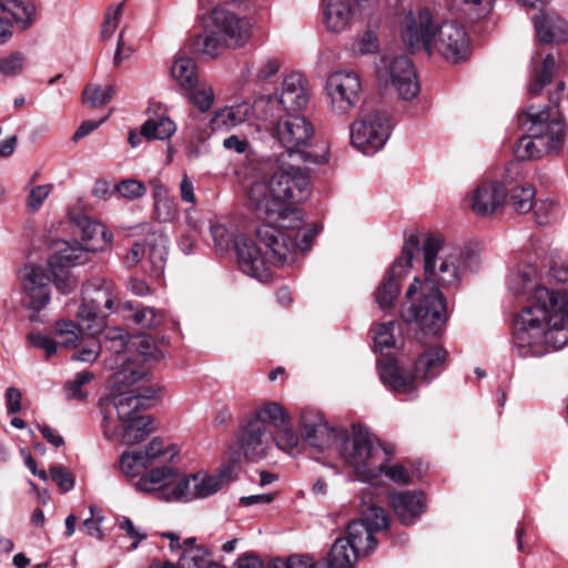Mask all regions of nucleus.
I'll return each mask as SVG.
<instances>
[{
	"instance_id": "55",
	"label": "nucleus",
	"mask_w": 568,
	"mask_h": 568,
	"mask_svg": "<svg viewBox=\"0 0 568 568\" xmlns=\"http://www.w3.org/2000/svg\"><path fill=\"white\" fill-rule=\"evenodd\" d=\"M394 328H395L394 322H389L386 324H379L375 327L374 345L381 352H384L387 348H392L395 345Z\"/></svg>"
},
{
	"instance_id": "7",
	"label": "nucleus",
	"mask_w": 568,
	"mask_h": 568,
	"mask_svg": "<svg viewBox=\"0 0 568 568\" xmlns=\"http://www.w3.org/2000/svg\"><path fill=\"white\" fill-rule=\"evenodd\" d=\"M552 106L537 108L530 105L526 111V134L514 148L518 160H535L546 154L558 152L564 143V124L557 119V101Z\"/></svg>"
},
{
	"instance_id": "18",
	"label": "nucleus",
	"mask_w": 568,
	"mask_h": 568,
	"mask_svg": "<svg viewBox=\"0 0 568 568\" xmlns=\"http://www.w3.org/2000/svg\"><path fill=\"white\" fill-rule=\"evenodd\" d=\"M362 82L357 73L342 70L331 73L325 83V93L331 110L336 114H346L361 100Z\"/></svg>"
},
{
	"instance_id": "35",
	"label": "nucleus",
	"mask_w": 568,
	"mask_h": 568,
	"mask_svg": "<svg viewBox=\"0 0 568 568\" xmlns=\"http://www.w3.org/2000/svg\"><path fill=\"white\" fill-rule=\"evenodd\" d=\"M130 338L121 328L113 327L105 332V339L110 343L109 349L114 354V358L106 362L111 369L119 371L124 365L132 364L128 357Z\"/></svg>"
},
{
	"instance_id": "49",
	"label": "nucleus",
	"mask_w": 568,
	"mask_h": 568,
	"mask_svg": "<svg viewBox=\"0 0 568 568\" xmlns=\"http://www.w3.org/2000/svg\"><path fill=\"white\" fill-rule=\"evenodd\" d=\"M94 378V374L90 371H82L75 374L72 381L64 385L65 397L69 400H83L87 398V393L83 386Z\"/></svg>"
},
{
	"instance_id": "62",
	"label": "nucleus",
	"mask_w": 568,
	"mask_h": 568,
	"mask_svg": "<svg viewBox=\"0 0 568 568\" xmlns=\"http://www.w3.org/2000/svg\"><path fill=\"white\" fill-rule=\"evenodd\" d=\"M378 49L379 41L374 31H366L353 45V50L359 54L376 53Z\"/></svg>"
},
{
	"instance_id": "61",
	"label": "nucleus",
	"mask_w": 568,
	"mask_h": 568,
	"mask_svg": "<svg viewBox=\"0 0 568 568\" xmlns=\"http://www.w3.org/2000/svg\"><path fill=\"white\" fill-rule=\"evenodd\" d=\"M559 209L551 201H541L536 204L535 215L539 225L551 223L558 216Z\"/></svg>"
},
{
	"instance_id": "28",
	"label": "nucleus",
	"mask_w": 568,
	"mask_h": 568,
	"mask_svg": "<svg viewBox=\"0 0 568 568\" xmlns=\"http://www.w3.org/2000/svg\"><path fill=\"white\" fill-rule=\"evenodd\" d=\"M162 536L170 539L172 549L182 550L178 561L179 568H224L212 559L206 549L194 546V538H187L181 545L180 536L174 532H164Z\"/></svg>"
},
{
	"instance_id": "25",
	"label": "nucleus",
	"mask_w": 568,
	"mask_h": 568,
	"mask_svg": "<svg viewBox=\"0 0 568 568\" xmlns=\"http://www.w3.org/2000/svg\"><path fill=\"white\" fill-rule=\"evenodd\" d=\"M206 26L235 47L243 44L250 37V23L222 7L212 10Z\"/></svg>"
},
{
	"instance_id": "13",
	"label": "nucleus",
	"mask_w": 568,
	"mask_h": 568,
	"mask_svg": "<svg viewBox=\"0 0 568 568\" xmlns=\"http://www.w3.org/2000/svg\"><path fill=\"white\" fill-rule=\"evenodd\" d=\"M389 525V516L369 495L362 497L361 519L348 525L347 540L349 547L362 556L368 555L376 546L375 531L386 529Z\"/></svg>"
},
{
	"instance_id": "29",
	"label": "nucleus",
	"mask_w": 568,
	"mask_h": 568,
	"mask_svg": "<svg viewBox=\"0 0 568 568\" xmlns=\"http://www.w3.org/2000/svg\"><path fill=\"white\" fill-rule=\"evenodd\" d=\"M272 435L264 425L252 419L242 428L239 437L240 449L247 459L258 460L266 456Z\"/></svg>"
},
{
	"instance_id": "41",
	"label": "nucleus",
	"mask_w": 568,
	"mask_h": 568,
	"mask_svg": "<svg viewBox=\"0 0 568 568\" xmlns=\"http://www.w3.org/2000/svg\"><path fill=\"white\" fill-rule=\"evenodd\" d=\"M0 7L3 12L9 13L16 24L21 29H28L33 22L36 8L32 3L22 2L19 0H1Z\"/></svg>"
},
{
	"instance_id": "43",
	"label": "nucleus",
	"mask_w": 568,
	"mask_h": 568,
	"mask_svg": "<svg viewBox=\"0 0 568 568\" xmlns=\"http://www.w3.org/2000/svg\"><path fill=\"white\" fill-rule=\"evenodd\" d=\"M175 131V123L164 115L151 118L142 124V134L146 140H165Z\"/></svg>"
},
{
	"instance_id": "15",
	"label": "nucleus",
	"mask_w": 568,
	"mask_h": 568,
	"mask_svg": "<svg viewBox=\"0 0 568 568\" xmlns=\"http://www.w3.org/2000/svg\"><path fill=\"white\" fill-rule=\"evenodd\" d=\"M118 300L115 286L111 282L88 283L82 292V303L77 317L88 331L97 334L105 326V317Z\"/></svg>"
},
{
	"instance_id": "16",
	"label": "nucleus",
	"mask_w": 568,
	"mask_h": 568,
	"mask_svg": "<svg viewBox=\"0 0 568 568\" xmlns=\"http://www.w3.org/2000/svg\"><path fill=\"white\" fill-rule=\"evenodd\" d=\"M393 123L386 112L365 114L351 125V142L364 154L381 150L390 136Z\"/></svg>"
},
{
	"instance_id": "38",
	"label": "nucleus",
	"mask_w": 568,
	"mask_h": 568,
	"mask_svg": "<svg viewBox=\"0 0 568 568\" xmlns=\"http://www.w3.org/2000/svg\"><path fill=\"white\" fill-rule=\"evenodd\" d=\"M226 48H235V45L229 43L207 26H205L204 32L194 40V49L206 59L216 58Z\"/></svg>"
},
{
	"instance_id": "9",
	"label": "nucleus",
	"mask_w": 568,
	"mask_h": 568,
	"mask_svg": "<svg viewBox=\"0 0 568 568\" xmlns=\"http://www.w3.org/2000/svg\"><path fill=\"white\" fill-rule=\"evenodd\" d=\"M148 375L144 366L128 364L116 371L109 379V387L114 394L111 403L103 407L111 417L110 405L115 409L119 425L141 416V409L149 407V403L155 398L161 388L158 385H136Z\"/></svg>"
},
{
	"instance_id": "20",
	"label": "nucleus",
	"mask_w": 568,
	"mask_h": 568,
	"mask_svg": "<svg viewBox=\"0 0 568 568\" xmlns=\"http://www.w3.org/2000/svg\"><path fill=\"white\" fill-rule=\"evenodd\" d=\"M276 101L271 95H262L254 101L253 105L248 103H239L231 106H224L213 113L210 125L213 131H229L248 120L252 113L262 119L272 115L271 109Z\"/></svg>"
},
{
	"instance_id": "17",
	"label": "nucleus",
	"mask_w": 568,
	"mask_h": 568,
	"mask_svg": "<svg viewBox=\"0 0 568 568\" xmlns=\"http://www.w3.org/2000/svg\"><path fill=\"white\" fill-rule=\"evenodd\" d=\"M377 75L381 82L390 84L403 100H413L419 92L414 64L405 55L382 59L377 65Z\"/></svg>"
},
{
	"instance_id": "59",
	"label": "nucleus",
	"mask_w": 568,
	"mask_h": 568,
	"mask_svg": "<svg viewBox=\"0 0 568 568\" xmlns=\"http://www.w3.org/2000/svg\"><path fill=\"white\" fill-rule=\"evenodd\" d=\"M392 458H388L381 471V476H386L388 479L396 484L407 485L410 483L409 471L400 464H390Z\"/></svg>"
},
{
	"instance_id": "14",
	"label": "nucleus",
	"mask_w": 568,
	"mask_h": 568,
	"mask_svg": "<svg viewBox=\"0 0 568 568\" xmlns=\"http://www.w3.org/2000/svg\"><path fill=\"white\" fill-rule=\"evenodd\" d=\"M118 300L115 286L111 282L88 283L82 292V303L77 317L88 331L97 334L105 326V317Z\"/></svg>"
},
{
	"instance_id": "21",
	"label": "nucleus",
	"mask_w": 568,
	"mask_h": 568,
	"mask_svg": "<svg viewBox=\"0 0 568 568\" xmlns=\"http://www.w3.org/2000/svg\"><path fill=\"white\" fill-rule=\"evenodd\" d=\"M298 427L305 442L322 452L331 446L337 449L339 436L345 432V429L329 427L322 413L313 407L301 410Z\"/></svg>"
},
{
	"instance_id": "47",
	"label": "nucleus",
	"mask_w": 568,
	"mask_h": 568,
	"mask_svg": "<svg viewBox=\"0 0 568 568\" xmlns=\"http://www.w3.org/2000/svg\"><path fill=\"white\" fill-rule=\"evenodd\" d=\"M150 465L143 457L139 449L125 452L120 457V468L126 477H142V471L149 468ZM150 471H148L149 474ZM146 475V473H145ZM144 476V474H143Z\"/></svg>"
},
{
	"instance_id": "57",
	"label": "nucleus",
	"mask_w": 568,
	"mask_h": 568,
	"mask_svg": "<svg viewBox=\"0 0 568 568\" xmlns=\"http://www.w3.org/2000/svg\"><path fill=\"white\" fill-rule=\"evenodd\" d=\"M95 334L90 333L82 348L72 355L73 361L91 363L97 361L101 352L100 342L94 337Z\"/></svg>"
},
{
	"instance_id": "36",
	"label": "nucleus",
	"mask_w": 568,
	"mask_h": 568,
	"mask_svg": "<svg viewBox=\"0 0 568 568\" xmlns=\"http://www.w3.org/2000/svg\"><path fill=\"white\" fill-rule=\"evenodd\" d=\"M260 425L273 426L276 429L288 426L291 416L288 412L277 402H267L256 408L255 415L252 418Z\"/></svg>"
},
{
	"instance_id": "56",
	"label": "nucleus",
	"mask_w": 568,
	"mask_h": 568,
	"mask_svg": "<svg viewBox=\"0 0 568 568\" xmlns=\"http://www.w3.org/2000/svg\"><path fill=\"white\" fill-rule=\"evenodd\" d=\"M115 190L122 197L130 201L141 199L146 193L145 185L141 181L133 179L122 180L116 184Z\"/></svg>"
},
{
	"instance_id": "37",
	"label": "nucleus",
	"mask_w": 568,
	"mask_h": 568,
	"mask_svg": "<svg viewBox=\"0 0 568 568\" xmlns=\"http://www.w3.org/2000/svg\"><path fill=\"white\" fill-rule=\"evenodd\" d=\"M445 4L452 13L476 20L491 11L494 0H445Z\"/></svg>"
},
{
	"instance_id": "44",
	"label": "nucleus",
	"mask_w": 568,
	"mask_h": 568,
	"mask_svg": "<svg viewBox=\"0 0 568 568\" xmlns=\"http://www.w3.org/2000/svg\"><path fill=\"white\" fill-rule=\"evenodd\" d=\"M508 203L518 213H528L534 207L535 190L530 185H515L509 190Z\"/></svg>"
},
{
	"instance_id": "5",
	"label": "nucleus",
	"mask_w": 568,
	"mask_h": 568,
	"mask_svg": "<svg viewBox=\"0 0 568 568\" xmlns=\"http://www.w3.org/2000/svg\"><path fill=\"white\" fill-rule=\"evenodd\" d=\"M415 237L414 254L423 256L424 281L433 288L457 290L463 278L479 267L478 255L464 246L448 243L440 234H410Z\"/></svg>"
},
{
	"instance_id": "31",
	"label": "nucleus",
	"mask_w": 568,
	"mask_h": 568,
	"mask_svg": "<svg viewBox=\"0 0 568 568\" xmlns=\"http://www.w3.org/2000/svg\"><path fill=\"white\" fill-rule=\"evenodd\" d=\"M506 189L496 182H485L478 185L469 197V205L477 215L494 213L506 201Z\"/></svg>"
},
{
	"instance_id": "54",
	"label": "nucleus",
	"mask_w": 568,
	"mask_h": 568,
	"mask_svg": "<svg viewBox=\"0 0 568 568\" xmlns=\"http://www.w3.org/2000/svg\"><path fill=\"white\" fill-rule=\"evenodd\" d=\"M281 68V61L274 57L261 58L254 67V79L263 82L277 74Z\"/></svg>"
},
{
	"instance_id": "50",
	"label": "nucleus",
	"mask_w": 568,
	"mask_h": 568,
	"mask_svg": "<svg viewBox=\"0 0 568 568\" xmlns=\"http://www.w3.org/2000/svg\"><path fill=\"white\" fill-rule=\"evenodd\" d=\"M556 69V59L552 54H547L542 60L541 69L537 72L534 82L529 87L530 95H537L550 83Z\"/></svg>"
},
{
	"instance_id": "51",
	"label": "nucleus",
	"mask_w": 568,
	"mask_h": 568,
	"mask_svg": "<svg viewBox=\"0 0 568 568\" xmlns=\"http://www.w3.org/2000/svg\"><path fill=\"white\" fill-rule=\"evenodd\" d=\"M278 430V435L274 437V442L278 449L283 450L288 455H296L300 453V437L294 432L291 426V423L286 427H282Z\"/></svg>"
},
{
	"instance_id": "8",
	"label": "nucleus",
	"mask_w": 568,
	"mask_h": 568,
	"mask_svg": "<svg viewBox=\"0 0 568 568\" xmlns=\"http://www.w3.org/2000/svg\"><path fill=\"white\" fill-rule=\"evenodd\" d=\"M274 136L286 150L288 158L293 160L291 164L298 168L301 166L297 162L321 165L326 164L329 160V154L326 149L323 150L321 154H313L306 151L313 140L314 128L313 124L303 115L286 114L280 118L274 128ZM284 158L285 155L282 154L277 158L276 162L272 161L270 158H265V160H268L272 163V170L270 173L277 170L281 165H290V163L285 162ZM261 159H264V156H253L250 159L252 175L248 178L247 184L256 176L257 172L254 165Z\"/></svg>"
},
{
	"instance_id": "39",
	"label": "nucleus",
	"mask_w": 568,
	"mask_h": 568,
	"mask_svg": "<svg viewBox=\"0 0 568 568\" xmlns=\"http://www.w3.org/2000/svg\"><path fill=\"white\" fill-rule=\"evenodd\" d=\"M210 231L215 251L220 255L229 253L232 248L236 250L240 239L245 237L236 227H227L224 224L212 225Z\"/></svg>"
},
{
	"instance_id": "34",
	"label": "nucleus",
	"mask_w": 568,
	"mask_h": 568,
	"mask_svg": "<svg viewBox=\"0 0 568 568\" xmlns=\"http://www.w3.org/2000/svg\"><path fill=\"white\" fill-rule=\"evenodd\" d=\"M150 185L154 202V219L160 223L173 222L179 212L175 199L169 195L168 187L159 180H151Z\"/></svg>"
},
{
	"instance_id": "6",
	"label": "nucleus",
	"mask_w": 568,
	"mask_h": 568,
	"mask_svg": "<svg viewBox=\"0 0 568 568\" xmlns=\"http://www.w3.org/2000/svg\"><path fill=\"white\" fill-rule=\"evenodd\" d=\"M336 452L345 467L365 483L379 478L385 462L394 455L390 445L381 442L367 427L361 425H353L351 432L345 430L339 436Z\"/></svg>"
},
{
	"instance_id": "23",
	"label": "nucleus",
	"mask_w": 568,
	"mask_h": 568,
	"mask_svg": "<svg viewBox=\"0 0 568 568\" xmlns=\"http://www.w3.org/2000/svg\"><path fill=\"white\" fill-rule=\"evenodd\" d=\"M264 246L266 251L262 253L252 241L246 237L240 239L236 254L239 267L245 275L266 283L272 278L270 264H278L274 263L271 250L265 244Z\"/></svg>"
},
{
	"instance_id": "52",
	"label": "nucleus",
	"mask_w": 568,
	"mask_h": 568,
	"mask_svg": "<svg viewBox=\"0 0 568 568\" xmlns=\"http://www.w3.org/2000/svg\"><path fill=\"white\" fill-rule=\"evenodd\" d=\"M123 6L124 1L115 6H110L106 9L100 31L102 40H109L116 31L123 13Z\"/></svg>"
},
{
	"instance_id": "24",
	"label": "nucleus",
	"mask_w": 568,
	"mask_h": 568,
	"mask_svg": "<svg viewBox=\"0 0 568 568\" xmlns=\"http://www.w3.org/2000/svg\"><path fill=\"white\" fill-rule=\"evenodd\" d=\"M20 283L23 293L30 300V308L41 311L50 301V276L43 266L28 264L20 270Z\"/></svg>"
},
{
	"instance_id": "27",
	"label": "nucleus",
	"mask_w": 568,
	"mask_h": 568,
	"mask_svg": "<svg viewBox=\"0 0 568 568\" xmlns=\"http://www.w3.org/2000/svg\"><path fill=\"white\" fill-rule=\"evenodd\" d=\"M108 410L104 413V435L108 439H119L125 445H134L145 439L153 432V419L150 415H141L113 426Z\"/></svg>"
},
{
	"instance_id": "53",
	"label": "nucleus",
	"mask_w": 568,
	"mask_h": 568,
	"mask_svg": "<svg viewBox=\"0 0 568 568\" xmlns=\"http://www.w3.org/2000/svg\"><path fill=\"white\" fill-rule=\"evenodd\" d=\"M132 320L142 328H155L164 321V315L153 307H138L132 314Z\"/></svg>"
},
{
	"instance_id": "40",
	"label": "nucleus",
	"mask_w": 568,
	"mask_h": 568,
	"mask_svg": "<svg viewBox=\"0 0 568 568\" xmlns=\"http://www.w3.org/2000/svg\"><path fill=\"white\" fill-rule=\"evenodd\" d=\"M362 556L349 547L344 538H338L331 548L327 559L328 568H353L355 561Z\"/></svg>"
},
{
	"instance_id": "48",
	"label": "nucleus",
	"mask_w": 568,
	"mask_h": 568,
	"mask_svg": "<svg viewBox=\"0 0 568 568\" xmlns=\"http://www.w3.org/2000/svg\"><path fill=\"white\" fill-rule=\"evenodd\" d=\"M115 88L109 85L103 89L100 85H88L82 94V102L90 108H99L106 104L113 97Z\"/></svg>"
},
{
	"instance_id": "11",
	"label": "nucleus",
	"mask_w": 568,
	"mask_h": 568,
	"mask_svg": "<svg viewBox=\"0 0 568 568\" xmlns=\"http://www.w3.org/2000/svg\"><path fill=\"white\" fill-rule=\"evenodd\" d=\"M448 352L440 345H433L424 348L414 364V376L404 375L400 369L392 363L381 367L382 381L398 393H412L415 389L414 379L429 383L444 369Z\"/></svg>"
},
{
	"instance_id": "30",
	"label": "nucleus",
	"mask_w": 568,
	"mask_h": 568,
	"mask_svg": "<svg viewBox=\"0 0 568 568\" xmlns=\"http://www.w3.org/2000/svg\"><path fill=\"white\" fill-rule=\"evenodd\" d=\"M311 94L306 78L302 73L291 72L284 77L278 103L288 112L301 111L307 106Z\"/></svg>"
},
{
	"instance_id": "1",
	"label": "nucleus",
	"mask_w": 568,
	"mask_h": 568,
	"mask_svg": "<svg viewBox=\"0 0 568 568\" xmlns=\"http://www.w3.org/2000/svg\"><path fill=\"white\" fill-rule=\"evenodd\" d=\"M254 168L257 174L244 187L246 204L258 217L277 223V226H260L257 239L271 250L274 263L292 264L297 252L311 250L321 232L316 224L300 227L302 213L296 205L311 195L310 174L294 164L281 165L270 173L272 163L265 159L258 160Z\"/></svg>"
},
{
	"instance_id": "45",
	"label": "nucleus",
	"mask_w": 568,
	"mask_h": 568,
	"mask_svg": "<svg viewBox=\"0 0 568 568\" xmlns=\"http://www.w3.org/2000/svg\"><path fill=\"white\" fill-rule=\"evenodd\" d=\"M189 100L201 112H206L214 103L215 94L207 82H195L193 88L184 90Z\"/></svg>"
},
{
	"instance_id": "64",
	"label": "nucleus",
	"mask_w": 568,
	"mask_h": 568,
	"mask_svg": "<svg viewBox=\"0 0 568 568\" xmlns=\"http://www.w3.org/2000/svg\"><path fill=\"white\" fill-rule=\"evenodd\" d=\"M28 341L34 347L43 349L48 358H50L57 353L58 343L50 336L42 335L39 333H30L28 335Z\"/></svg>"
},
{
	"instance_id": "22",
	"label": "nucleus",
	"mask_w": 568,
	"mask_h": 568,
	"mask_svg": "<svg viewBox=\"0 0 568 568\" xmlns=\"http://www.w3.org/2000/svg\"><path fill=\"white\" fill-rule=\"evenodd\" d=\"M169 237L168 235L161 231H150L148 232L145 244H142L140 242L133 243L131 248L128 251V253L124 255V264L128 267L135 266L141 258L145 254V246L149 248V260L153 270V273L159 276L162 274L168 255H169Z\"/></svg>"
},
{
	"instance_id": "10",
	"label": "nucleus",
	"mask_w": 568,
	"mask_h": 568,
	"mask_svg": "<svg viewBox=\"0 0 568 568\" xmlns=\"http://www.w3.org/2000/svg\"><path fill=\"white\" fill-rule=\"evenodd\" d=\"M409 305L402 312L403 320L425 335H437L446 323V300L438 288L422 283L418 277L408 286Z\"/></svg>"
},
{
	"instance_id": "58",
	"label": "nucleus",
	"mask_w": 568,
	"mask_h": 568,
	"mask_svg": "<svg viewBox=\"0 0 568 568\" xmlns=\"http://www.w3.org/2000/svg\"><path fill=\"white\" fill-rule=\"evenodd\" d=\"M24 55L21 52H12L0 58V72L4 75H17L22 72Z\"/></svg>"
},
{
	"instance_id": "33",
	"label": "nucleus",
	"mask_w": 568,
	"mask_h": 568,
	"mask_svg": "<svg viewBox=\"0 0 568 568\" xmlns=\"http://www.w3.org/2000/svg\"><path fill=\"white\" fill-rule=\"evenodd\" d=\"M356 3L351 0H324L323 21L331 32H343L346 30L354 17Z\"/></svg>"
},
{
	"instance_id": "19",
	"label": "nucleus",
	"mask_w": 568,
	"mask_h": 568,
	"mask_svg": "<svg viewBox=\"0 0 568 568\" xmlns=\"http://www.w3.org/2000/svg\"><path fill=\"white\" fill-rule=\"evenodd\" d=\"M415 237H406L400 255L395 260L388 270L384 281L376 291V302L382 310L394 306L400 292V282L408 274L413 266Z\"/></svg>"
},
{
	"instance_id": "26",
	"label": "nucleus",
	"mask_w": 568,
	"mask_h": 568,
	"mask_svg": "<svg viewBox=\"0 0 568 568\" xmlns=\"http://www.w3.org/2000/svg\"><path fill=\"white\" fill-rule=\"evenodd\" d=\"M537 41L560 45L568 42V21L554 10H540L531 18Z\"/></svg>"
},
{
	"instance_id": "42",
	"label": "nucleus",
	"mask_w": 568,
	"mask_h": 568,
	"mask_svg": "<svg viewBox=\"0 0 568 568\" xmlns=\"http://www.w3.org/2000/svg\"><path fill=\"white\" fill-rule=\"evenodd\" d=\"M171 74L183 90L193 88L197 82L196 64L193 59L187 57H179L174 60Z\"/></svg>"
},
{
	"instance_id": "12",
	"label": "nucleus",
	"mask_w": 568,
	"mask_h": 568,
	"mask_svg": "<svg viewBox=\"0 0 568 568\" xmlns=\"http://www.w3.org/2000/svg\"><path fill=\"white\" fill-rule=\"evenodd\" d=\"M75 224L81 235V246H72L65 243L64 247L52 256V266L69 267L84 263L88 252L104 250L112 241V234L106 227L88 216L78 217Z\"/></svg>"
},
{
	"instance_id": "46",
	"label": "nucleus",
	"mask_w": 568,
	"mask_h": 568,
	"mask_svg": "<svg viewBox=\"0 0 568 568\" xmlns=\"http://www.w3.org/2000/svg\"><path fill=\"white\" fill-rule=\"evenodd\" d=\"M55 335L60 337V345L67 348H73L83 341L82 329L71 320H61L55 323Z\"/></svg>"
},
{
	"instance_id": "32",
	"label": "nucleus",
	"mask_w": 568,
	"mask_h": 568,
	"mask_svg": "<svg viewBox=\"0 0 568 568\" xmlns=\"http://www.w3.org/2000/svg\"><path fill=\"white\" fill-rule=\"evenodd\" d=\"M388 503L404 525L415 523L425 509L424 495L418 491H393Z\"/></svg>"
},
{
	"instance_id": "3",
	"label": "nucleus",
	"mask_w": 568,
	"mask_h": 568,
	"mask_svg": "<svg viewBox=\"0 0 568 568\" xmlns=\"http://www.w3.org/2000/svg\"><path fill=\"white\" fill-rule=\"evenodd\" d=\"M400 38L410 51L424 50L455 64L466 61L470 54V40L464 26L456 20L439 22L425 7L405 13Z\"/></svg>"
},
{
	"instance_id": "60",
	"label": "nucleus",
	"mask_w": 568,
	"mask_h": 568,
	"mask_svg": "<svg viewBox=\"0 0 568 568\" xmlns=\"http://www.w3.org/2000/svg\"><path fill=\"white\" fill-rule=\"evenodd\" d=\"M146 463L152 466L158 459L166 455L170 450L169 446H165L162 439L154 438L143 448L139 449Z\"/></svg>"
},
{
	"instance_id": "2",
	"label": "nucleus",
	"mask_w": 568,
	"mask_h": 568,
	"mask_svg": "<svg viewBox=\"0 0 568 568\" xmlns=\"http://www.w3.org/2000/svg\"><path fill=\"white\" fill-rule=\"evenodd\" d=\"M514 295L526 296L527 304L517 313L513 344L520 357H539L550 348L568 344V294L542 286L534 266L525 265L508 276Z\"/></svg>"
},
{
	"instance_id": "63",
	"label": "nucleus",
	"mask_w": 568,
	"mask_h": 568,
	"mask_svg": "<svg viewBox=\"0 0 568 568\" xmlns=\"http://www.w3.org/2000/svg\"><path fill=\"white\" fill-rule=\"evenodd\" d=\"M268 568H320L311 558L304 556H291L286 561L276 559L273 560Z\"/></svg>"
},
{
	"instance_id": "4",
	"label": "nucleus",
	"mask_w": 568,
	"mask_h": 568,
	"mask_svg": "<svg viewBox=\"0 0 568 568\" xmlns=\"http://www.w3.org/2000/svg\"><path fill=\"white\" fill-rule=\"evenodd\" d=\"M236 478L234 464H227L215 474H182L173 466L150 470L134 483V488L165 503H191L207 498Z\"/></svg>"
}]
</instances>
